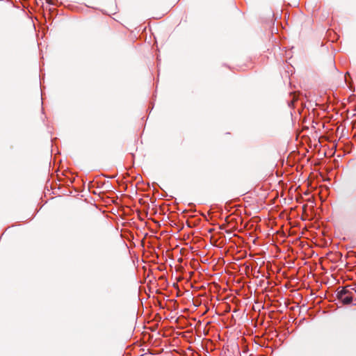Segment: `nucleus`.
<instances>
[{
	"mask_svg": "<svg viewBox=\"0 0 356 356\" xmlns=\"http://www.w3.org/2000/svg\"><path fill=\"white\" fill-rule=\"evenodd\" d=\"M353 289H348L347 287L343 288L340 291L338 292V298L343 304L351 303L353 298Z\"/></svg>",
	"mask_w": 356,
	"mask_h": 356,
	"instance_id": "obj_1",
	"label": "nucleus"
}]
</instances>
